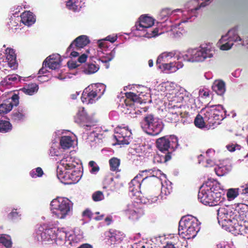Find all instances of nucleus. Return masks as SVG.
I'll use <instances>...</instances> for the list:
<instances>
[{
  "label": "nucleus",
  "instance_id": "48",
  "mask_svg": "<svg viewBox=\"0 0 248 248\" xmlns=\"http://www.w3.org/2000/svg\"><path fill=\"white\" fill-rule=\"evenodd\" d=\"M170 156L169 155H161L160 154H157L155 155L153 159L154 163H161L163 162H166L168 160H170Z\"/></svg>",
  "mask_w": 248,
  "mask_h": 248
},
{
  "label": "nucleus",
  "instance_id": "58",
  "mask_svg": "<svg viewBox=\"0 0 248 248\" xmlns=\"http://www.w3.org/2000/svg\"><path fill=\"white\" fill-rule=\"evenodd\" d=\"M227 149L230 152H233L236 150H240V146L238 144H231L226 146Z\"/></svg>",
  "mask_w": 248,
  "mask_h": 248
},
{
  "label": "nucleus",
  "instance_id": "51",
  "mask_svg": "<svg viewBox=\"0 0 248 248\" xmlns=\"http://www.w3.org/2000/svg\"><path fill=\"white\" fill-rule=\"evenodd\" d=\"M43 174L44 172L40 167L33 169L30 172V175L32 178L40 177Z\"/></svg>",
  "mask_w": 248,
  "mask_h": 248
},
{
  "label": "nucleus",
  "instance_id": "12",
  "mask_svg": "<svg viewBox=\"0 0 248 248\" xmlns=\"http://www.w3.org/2000/svg\"><path fill=\"white\" fill-rule=\"evenodd\" d=\"M140 126L146 133L153 136L158 135L164 127L162 120L151 114L144 117L140 122Z\"/></svg>",
  "mask_w": 248,
  "mask_h": 248
},
{
  "label": "nucleus",
  "instance_id": "56",
  "mask_svg": "<svg viewBox=\"0 0 248 248\" xmlns=\"http://www.w3.org/2000/svg\"><path fill=\"white\" fill-rule=\"evenodd\" d=\"M199 94L201 97L206 98L209 95V91L207 89H201Z\"/></svg>",
  "mask_w": 248,
  "mask_h": 248
},
{
  "label": "nucleus",
  "instance_id": "27",
  "mask_svg": "<svg viewBox=\"0 0 248 248\" xmlns=\"http://www.w3.org/2000/svg\"><path fill=\"white\" fill-rule=\"evenodd\" d=\"M0 61L2 62H7L10 67L15 68L16 66V55L15 50L11 48H7L5 49L3 54L0 53Z\"/></svg>",
  "mask_w": 248,
  "mask_h": 248
},
{
  "label": "nucleus",
  "instance_id": "36",
  "mask_svg": "<svg viewBox=\"0 0 248 248\" xmlns=\"http://www.w3.org/2000/svg\"><path fill=\"white\" fill-rule=\"evenodd\" d=\"M74 140L70 136H62L60 140L61 148L64 150L68 149L72 147L74 144Z\"/></svg>",
  "mask_w": 248,
  "mask_h": 248
},
{
  "label": "nucleus",
  "instance_id": "21",
  "mask_svg": "<svg viewBox=\"0 0 248 248\" xmlns=\"http://www.w3.org/2000/svg\"><path fill=\"white\" fill-rule=\"evenodd\" d=\"M58 178L64 184H76L81 179V172L75 168L71 170H66L57 175Z\"/></svg>",
  "mask_w": 248,
  "mask_h": 248
},
{
  "label": "nucleus",
  "instance_id": "50",
  "mask_svg": "<svg viewBox=\"0 0 248 248\" xmlns=\"http://www.w3.org/2000/svg\"><path fill=\"white\" fill-rule=\"evenodd\" d=\"M20 217L21 214L20 212L17 211V210L15 209H13L7 215L8 219L12 221L20 219Z\"/></svg>",
  "mask_w": 248,
  "mask_h": 248
},
{
  "label": "nucleus",
  "instance_id": "42",
  "mask_svg": "<svg viewBox=\"0 0 248 248\" xmlns=\"http://www.w3.org/2000/svg\"><path fill=\"white\" fill-rule=\"evenodd\" d=\"M83 238L82 234H69L67 239L68 247L69 246H75L76 244L81 241Z\"/></svg>",
  "mask_w": 248,
  "mask_h": 248
},
{
  "label": "nucleus",
  "instance_id": "1",
  "mask_svg": "<svg viewBox=\"0 0 248 248\" xmlns=\"http://www.w3.org/2000/svg\"><path fill=\"white\" fill-rule=\"evenodd\" d=\"M193 101L192 95L183 88H180L175 93H167L165 100V103L168 104L169 109L167 119L171 122H175L179 120V115L181 118L187 117L188 113H183L180 109L184 108L185 105H189Z\"/></svg>",
  "mask_w": 248,
  "mask_h": 248
},
{
  "label": "nucleus",
  "instance_id": "26",
  "mask_svg": "<svg viewBox=\"0 0 248 248\" xmlns=\"http://www.w3.org/2000/svg\"><path fill=\"white\" fill-rule=\"evenodd\" d=\"M19 104L18 95L14 94L11 98L4 101L0 105V114H4L10 112L14 106H17Z\"/></svg>",
  "mask_w": 248,
  "mask_h": 248
},
{
  "label": "nucleus",
  "instance_id": "38",
  "mask_svg": "<svg viewBox=\"0 0 248 248\" xmlns=\"http://www.w3.org/2000/svg\"><path fill=\"white\" fill-rule=\"evenodd\" d=\"M109 237L111 244H115L119 243L123 240L124 237V234L119 231H113L112 232H110Z\"/></svg>",
  "mask_w": 248,
  "mask_h": 248
},
{
  "label": "nucleus",
  "instance_id": "25",
  "mask_svg": "<svg viewBox=\"0 0 248 248\" xmlns=\"http://www.w3.org/2000/svg\"><path fill=\"white\" fill-rule=\"evenodd\" d=\"M212 197H211L210 206H216L222 203L225 200L224 192L216 183H214Z\"/></svg>",
  "mask_w": 248,
  "mask_h": 248
},
{
  "label": "nucleus",
  "instance_id": "49",
  "mask_svg": "<svg viewBox=\"0 0 248 248\" xmlns=\"http://www.w3.org/2000/svg\"><path fill=\"white\" fill-rule=\"evenodd\" d=\"M238 188H230L227 192V197L228 201L233 200L239 194Z\"/></svg>",
  "mask_w": 248,
  "mask_h": 248
},
{
  "label": "nucleus",
  "instance_id": "31",
  "mask_svg": "<svg viewBox=\"0 0 248 248\" xmlns=\"http://www.w3.org/2000/svg\"><path fill=\"white\" fill-rule=\"evenodd\" d=\"M232 167L227 164L226 162H223L217 165L214 169L216 174L219 176H222L231 171Z\"/></svg>",
  "mask_w": 248,
  "mask_h": 248
},
{
  "label": "nucleus",
  "instance_id": "13",
  "mask_svg": "<svg viewBox=\"0 0 248 248\" xmlns=\"http://www.w3.org/2000/svg\"><path fill=\"white\" fill-rule=\"evenodd\" d=\"M106 86L102 83L92 84L83 91L81 99L84 104L94 103L104 94Z\"/></svg>",
  "mask_w": 248,
  "mask_h": 248
},
{
  "label": "nucleus",
  "instance_id": "57",
  "mask_svg": "<svg viewBox=\"0 0 248 248\" xmlns=\"http://www.w3.org/2000/svg\"><path fill=\"white\" fill-rule=\"evenodd\" d=\"M171 52H174L175 55L173 58L174 59H176V60L179 61L180 60L182 59L184 61L183 56L185 55V52L184 53H182L181 52L177 51H172Z\"/></svg>",
  "mask_w": 248,
  "mask_h": 248
},
{
  "label": "nucleus",
  "instance_id": "8",
  "mask_svg": "<svg viewBox=\"0 0 248 248\" xmlns=\"http://www.w3.org/2000/svg\"><path fill=\"white\" fill-rule=\"evenodd\" d=\"M198 219L191 215L182 217L179 224V234L185 239L194 238L200 230Z\"/></svg>",
  "mask_w": 248,
  "mask_h": 248
},
{
  "label": "nucleus",
  "instance_id": "24",
  "mask_svg": "<svg viewBox=\"0 0 248 248\" xmlns=\"http://www.w3.org/2000/svg\"><path fill=\"white\" fill-rule=\"evenodd\" d=\"M132 133L126 127H118L115 129L114 138L116 140V144L119 145H127L132 139Z\"/></svg>",
  "mask_w": 248,
  "mask_h": 248
},
{
  "label": "nucleus",
  "instance_id": "46",
  "mask_svg": "<svg viewBox=\"0 0 248 248\" xmlns=\"http://www.w3.org/2000/svg\"><path fill=\"white\" fill-rule=\"evenodd\" d=\"M110 169L111 171H119V167L120 165V160L117 157H112L109 160Z\"/></svg>",
  "mask_w": 248,
  "mask_h": 248
},
{
  "label": "nucleus",
  "instance_id": "23",
  "mask_svg": "<svg viewBox=\"0 0 248 248\" xmlns=\"http://www.w3.org/2000/svg\"><path fill=\"white\" fill-rule=\"evenodd\" d=\"M59 165L57 169V175L66 170H71L75 168L74 159L70 153L62 154V156L57 161Z\"/></svg>",
  "mask_w": 248,
  "mask_h": 248
},
{
  "label": "nucleus",
  "instance_id": "20",
  "mask_svg": "<svg viewBox=\"0 0 248 248\" xmlns=\"http://www.w3.org/2000/svg\"><path fill=\"white\" fill-rule=\"evenodd\" d=\"M214 182L207 181L201 187L198 194V199L202 204L210 206L211 197Z\"/></svg>",
  "mask_w": 248,
  "mask_h": 248
},
{
  "label": "nucleus",
  "instance_id": "14",
  "mask_svg": "<svg viewBox=\"0 0 248 248\" xmlns=\"http://www.w3.org/2000/svg\"><path fill=\"white\" fill-rule=\"evenodd\" d=\"M237 232L236 235H245L248 233V209L245 204L239 203L237 204Z\"/></svg>",
  "mask_w": 248,
  "mask_h": 248
},
{
  "label": "nucleus",
  "instance_id": "7",
  "mask_svg": "<svg viewBox=\"0 0 248 248\" xmlns=\"http://www.w3.org/2000/svg\"><path fill=\"white\" fill-rule=\"evenodd\" d=\"M149 170H146L142 171L141 173H139L135 176L129 184V192L133 196H136L139 199L140 203L143 204H152L158 200L157 196H150V198H146L143 196V194H145V191H143V193L140 190L141 182H143L148 176L142 178L144 172H148L151 174L152 171H149Z\"/></svg>",
  "mask_w": 248,
  "mask_h": 248
},
{
  "label": "nucleus",
  "instance_id": "59",
  "mask_svg": "<svg viewBox=\"0 0 248 248\" xmlns=\"http://www.w3.org/2000/svg\"><path fill=\"white\" fill-rule=\"evenodd\" d=\"M76 50H77L75 48V47H74L73 46V47L72 48L70 51L67 50V52L68 53L71 51L70 54V56L72 57H76L79 55V53Z\"/></svg>",
  "mask_w": 248,
  "mask_h": 248
},
{
  "label": "nucleus",
  "instance_id": "17",
  "mask_svg": "<svg viewBox=\"0 0 248 248\" xmlns=\"http://www.w3.org/2000/svg\"><path fill=\"white\" fill-rule=\"evenodd\" d=\"M149 171H152L151 175L152 177H155L160 179L162 187L161 189L160 198L162 200L165 199L166 196L169 195L172 190L171 183L170 181L167 180L166 175L162 171L155 168L149 169Z\"/></svg>",
  "mask_w": 248,
  "mask_h": 248
},
{
  "label": "nucleus",
  "instance_id": "41",
  "mask_svg": "<svg viewBox=\"0 0 248 248\" xmlns=\"http://www.w3.org/2000/svg\"><path fill=\"white\" fill-rule=\"evenodd\" d=\"M194 124L195 125L200 128H210L208 127L207 123L204 121V114H202L201 113L198 114L195 119Z\"/></svg>",
  "mask_w": 248,
  "mask_h": 248
},
{
  "label": "nucleus",
  "instance_id": "40",
  "mask_svg": "<svg viewBox=\"0 0 248 248\" xmlns=\"http://www.w3.org/2000/svg\"><path fill=\"white\" fill-rule=\"evenodd\" d=\"M12 246L10 236L5 234H0V248H11Z\"/></svg>",
  "mask_w": 248,
  "mask_h": 248
},
{
  "label": "nucleus",
  "instance_id": "62",
  "mask_svg": "<svg viewBox=\"0 0 248 248\" xmlns=\"http://www.w3.org/2000/svg\"><path fill=\"white\" fill-rule=\"evenodd\" d=\"M87 58V55L85 54L81 55L78 59V62L80 63H83L86 62Z\"/></svg>",
  "mask_w": 248,
  "mask_h": 248
},
{
  "label": "nucleus",
  "instance_id": "63",
  "mask_svg": "<svg viewBox=\"0 0 248 248\" xmlns=\"http://www.w3.org/2000/svg\"><path fill=\"white\" fill-rule=\"evenodd\" d=\"M47 67H46L45 65H44V63H43V67L39 71L38 74L40 75H43L46 74L47 72Z\"/></svg>",
  "mask_w": 248,
  "mask_h": 248
},
{
  "label": "nucleus",
  "instance_id": "52",
  "mask_svg": "<svg viewBox=\"0 0 248 248\" xmlns=\"http://www.w3.org/2000/svg\"><path fill=\"white\" fill-rule=\"evenodd\" d=\"M93 200L94 202H99L104 199L103 193L100 191H97L92 195Z\"/></svg>",
  "mask_w": 248,
  "mask_h": 248
},
{
  "label": "nucleus",
  "instance_id": "9",
  "mask_svg": "<svg viewBox=\"0 0 248 248\" xmlns=\"http://www.w3.org/2000/svg\"><path fill=\"white\" fill-rule=\"evenodd\" d=\"M72 202L68 198L57 197L50 202V208L52 216L58 219H64L73 211Z\"/></svg>",
  "mask_w": 248,
  "mask_h": 248
},
{
  "label": "nucleus",
  "instance_id": "5",
  "mask_svg": "<svg viewBox=\"0 0 248 248\" xmlns=\"http://www.w3.org/2000/svg\"><path fill=\"white\" fill-rule=\"evenodd\" d=\"M214 53L215 49L211 44H203L187 49L183 56L184 61L190 62H202L207 58H212Z\"/></svg>",
  "mask_w": 248,
  "mask_h": 248
},
{
  "label": "nucleus",
  "instance_id": "60",
  "mask_svg": "<svg viewBox=\"0 0 248 248\" xmlns=\"http://www.w3.org/2000/svg\"><path fill=\"white\" fill-rule=\"evenodd\" d=\"M82 215L84 217H87L88 218H91L92 217V213L91 212V211L88 209H86V210H85L83 212Z\"/></svg>",
  "mask_w": 248,
  "mask_h": 248
},
{
  "label": "nucleus",
  "instance_id": "55",
  "mask_svg": "<svg viewBox=\"0 0 248 248\" xmlns=\"http://www.w3.org/2000/svg\"><path fill=\"white\" fill-rule=\"evenodd\" d=\"M147 244L143 241H140L138 242L134 243L132 246V248H148Z\"/></svg>",
  "mask_w": 248,
  "mask_h": 248
},
{
  "label": "nucleus",
  "instance_id": "61",
  "mask_svg": "<svg viewBox=\"0 0 248 248\" xmlns=\"http://www.w3.org/2000/svg\"><path fill=\"white\" fill-rule=\"evenodd\" d=\"M18 78H19L18 75H12L8 76L7 77V79H8L9 81H16L17 80Z\"/></svg>",
  "mask_w": 248,
  "mask_h": 248
},
{
  "label": "nucleus",
  "instance_id": "3",
  "mask_svg": "<svg viewBox=\"0 0 248 248\" xmlns=\"http://www.w3.org/2000/svg\"><path fill=\"white\" fill-rule=\"evenodd\" d=\"M69 233L63 228H46L45 226H38L33 233L35 240L38 242L51 243L57 245L65 244L68 247L67 239Z\"/></svg>",
  "mask_w": 248,
  "mask_h": 248
},
{
  "label": "nucleus",
  "instance_id": "32",
  "mask_svg": "<svg viewBox=\"0 0 248 248\" xmlns=\"http://www.w3.org/2000/svg\"><path fill=\"white\" fill-rule=\"evenodd\" d=\"M35 18L33 14L30 12H24L20 16V21L25 25L30 26L35 22Z\"/></svg>",
  "mask_w": 248,
  "mask_h": 248
},
{
  "label": "nucleus",
  "instance_id": "44",
  "mask_svg": "<svg viewBox=\"0 0 248 248\" xmlns=\"http://www.w3.org/2000/svg\"><path fill=\"white\" fill-rule=\"evenodd\" d=\"M38 89V86L36 83H31L24 87L22 90L26 94L31 95L36 93Z\"/></svg>",
  "mask_w": 248,
  "mask_h": 248
},
{
  "label": "nucleus",
  "instance_id": "39",
  "mask_svg": "<svg viewBox=\"0 0 248 248\" xmlns=\"http://www.w3.org/2000/svg\"><path fill=\"white\" fill-rule=\"evenodd\" d=\"M61 150L57 143L53 142L52 143L49 149V155L55 157V161H57L62 156Z\"/></svg>",
  "mask_w": 248,
  "mask_h": 248
},
{
  "label": "nucleus",
  "instance_id": "43",
  "mask_svg": "<svg viewBox=\"0 0 248 248\" xmlns=\"http://www.w3.org/2000/svg\"><path fill=\"white\" fill-rule=\"evenodd\" d=\"M99 69V67L93 63H88L84 65L82 71L87 75L95 73Z\"/></svg>",
  "mask_w": 248,
  "mask_h": 248
},
{
  "label": "nucleus",
  "instance_id": "10",
  "mask_svg": "<svg viewBox=\"0 0 248 248\" xmlns=\"http://www.w3.org/2000/svg\"><path fill=\"white\" fill-rule=\"evenodd\" d=\"M226 111L221 105L207 106L201 110V114H204V121L207 123L208 127L214 128L220 124L225 115Z\"/></svg>",
  "mask_w": 248,
  "mask_h": 248
},
{
  "label": "nucleus",
  "instance_id": "4",
  "mask_svg": "<svg viewBox=\"0 0 248 248\" xmlns=\"http://www.w3.org/2000/svg\"><path fill=\"white\" fill-rule=\"evenodd\" d=\"M217 220L219 225L225 230L236 235L237 204L233 206H225L219 207L217 210Z\"/></svg>",
  "mask_w": 248,
  "mask_h": 248
},
{
  "label": "nucleus",
  "instance_id": "28",
  "mask_svg": "<svg viewBox=\"0 0 248 248\" xmlns=\"http://www.w3.org/2000/svg\"><path fill=\"white\" fill-rule=\"evenodd\" d=\"M62 60L58 54L50 55L44 62V65L52 70H56L60 67Z\"/></svg>",
  "mask_w": 248,
  "mask_h": 248
},
{
  "label": "nucleus",
  "instance_id": "53",
  "mask_svg": "<svg viewBox=\"0 0 248 248\" xmlns=\"http://www.w3.org/2000/svg\"><path fill=\"white\" fill-rule=\"evenodd\" d=\"M89 165L91 168V169L90 170V172L91 173L96 174L98 172L99 167L94 161H90Z\"/></svg>",
  "mask_w": 248,
  "mask_h": 248
},
{
  "label": "nucleus",
  "instance_id": "15",
  "mask_svg": "<svg viewBox=\"0 0 248 248\" xmlns=\"http://www.w3.org/2000/svg\"><path fill=\"white\" fill-rule=\"evenodd\" d=\"M117 39V36L116 35H108L106 38L100 39L98 41V53L99 54L100 53L105 54V56L101 57L99 60L103 63H107L108 62L111 61L114 57L115 54V48H114L109 53H105L107 52V49L108 47V44L106 42L107 41H109L111 43H114L116 41Z\"/></svg>",
  "mask_w": 248,
  "mask_h": 248
},
{
  "label": "nucleus",
  "instance_id": "47",
  "mask_svg": "<svg viewBox=\"0 0 248 248\" xmlns=\"http://www.w3.org/2000/svg\"><path fill=\"white\" fill-rule=\"evenodd\" d=\"M127 99L125 100V104L126 106L128 105H131L132 103H129V99L132 101L133 102H139L140 97L136 94L135 93L131 92L127 93H125Z\"/></svg>",
  "mask_w": 248,
  "mask_h": 248
},
{
  "label": "nucleus",
  "instance_id": "19",
  "mask_svg": "<svg viewBox=\"0 0 248 248\" xmlns=\"http://www.w3.org/2000/svg\"><path fill=\"white\" fill-rule=\"evenodd\" d=\"M75 122L82 125L87 130H91L95 126L97 121L88 116L83 108H80L75 118Z\"/></svg>",
  "mask_w": 248,
  "mask_h": 248
},
{
  "label": "nucleus",
  "instance_id": "6",
  "mask_svg": "<svg viewBox=\"0 0 248 248\" xmlns=\"http://www.w3.org/2000/svg\"><path fill=\"white\" fill-rule=\"evenodd\" d=\"M154 24V19L151 16L142 15L139 18L135 26L132 28V33L135 36L144 37L148 38L155 37L161 34L158 33V29L154 30L151 27Z\"/></svg>",
  "mask_w": 248,
  "mask_h": 248
},
{
  "label": "nucleus",
  "instance_id": "22",
  "mask_svg": "<svg viewBox=\"0 0 248 248\" xmlns=\"http://www.w3.org/2000/svg\"><path fill=\"white\" fill-rule=\"evenodd\" d=\"M138 202L139 201L129 203L124 209L123 212L129 219L137 220L143 214V211Z\"/></svg>",
  "mask_w": 248,
  "mask_h": 248
},
{
  "label": "nucleus",
  "instance_id": "64",
  "mask_svg": "<svg viewBox=\"0 0 248 248\" xmlns=\"http://www.w3.org/2000/svg\"><path fill=\"white\" fill-rule=\"evenodd\" d=\"M242 194H246L248 195V183L245 185V186H243L241 187Z\"/></svg>",
  "mask_w": 248,
  "mask_h": 248
},
{
  "label": "nucleus",
  "instance_id": "2",
  "mask_svg": "<svg viewBox=\"0 0 248 248\" xmlns=\"http://www.w3.org/2000/svg\"><path fill=\"white\" fill-rule=\"evenodd\" d=\"M210 0H193L191 2L194 5V7L183 10L180 9L171 10L169 8H164L160 11L157 18L162 21H166L169 18L170 22L176 21L179 18H182V22H188L192 16H196L197 10L201 7H204L208 5Z\"/></svg>",
  "mask_w": 248,
  "mask_h": 248
},
{
  "label": "nucleus",
  "instance_id": "16",
  "mask_svg": "<svg viewBox=\"0 0 248 248\" xmlns=\"http://www.w3.org/2000/svg\"><path fill=\"white\" fill-rule=\"evenodd\" d=\"M178 138L174 135L165 136L156 140L157 148L162 153H170L176 149L178 146Z\"/></svg>",
  "mask_w": 248,
  "mask_h": 248
},
{
  "label": "nucleus",
  "instance_id": "45",
  "mask_svg": "<svg viewBox=\"0 0 248 248\" xmlns=\"http://www.w3.org/2000/svg\"><path fill=\"white\" fill-rule=\"evenodd\" d=\"M12 129V125L9 121L0 120V132L7 133Z\"/></svg>",
  "mask_w": 248,
  "mask_h": 248
},
{
  "label": "nucleus",
  "instance_id": "30",
  "mask_svg": "<svg viewBox=\"0 0 248 248\" xmlns=\"http://www.w3.org/2000/svg\"><path fill=\"white\" fill-rule=\"evenodd\" d=\"M181 18H179L177 22L171 25V31L172 37L176 39L181 37L185 32L186 31L183 27H180L182 23H186V22H182Z\"/></svg>",
  "mask_w": 248,
  "mask_h": 248
},
{
  "label": "nucleus",
  "instance_id": "34",
  "mask_svg": "<svg viewBox=\"0 0 248 248\" xmlns=\"http://www.w3.org/2000/svg\"><path fill=\"white\" fill-rule=\"evenodd\" d=\"M84 0H69L66 2V7L73 11H78L84 6Z\"/></svg>",
  "mask_w": 248,
  "mask_h": 248
},
{
  "label": "nucleus",
  "instance_id": "35",
  "mask_svg": "<svg viewBox=\"0 0 248 248\" xmlns=\"http://www.w3.org/2000/svg\"><path fill=\"white\" fill-rule=\"evenodd\" d=\"M206 167L213 166L216 163L215 151L212 149H208L206 152Z\"/></svg>",
  "mask_w": 248,
  "mask_h": 248
},
{
  "label": "nucleus",
  "instance_id": "18",
  "mask_svg": "<svg viewBox=\"0 0 248 248\" xmlns=\"http://www.w3.org/2000/svg\"><path fill=\"white\" fill-rule=\"evenodd\" d=\"M241 41L242 39L238 35L236 29H232L226 34L222 36L218 45L221 50H228L231 48L234 42Z\"/></svg>",
  "mask_w": 248,
  "mask_h": 248
},
{
  "label": "nucleus",
  "instance_id": "11",
  "mask_svg": "<svg viewBox=\"0 0 248 248\" xmlns=\"http://www.w3.org/2000/svg\"><path fill=\"white\" fill-rule=\"evenodd\" d=\"M174 52H164L160 54L156 60V65L160 69L168 73H173L184 66L181 62H172Z\"/></svg>",
  "mask_w": 248,
  "mask_h": 248
},
{
  "label": "nucleus",
  "instance_id": "33",
  "mask_svg": "<svg viewBox=\"0 0 248 248\" xmlns=\"http://www.w3.org/2000/svg\"><path fill=\"white\" fill-rule=\"evenodd\" d=\"M212 90L217 94L222 95L225 92V84L221 80H216L213 83Z\"/></svg>",
  "mask_w": 248,
  "mask_h": 248
},
{
  "label": "nucleus",
  "instance_id": "37",
  "mask_svg": "<svg viewBox=\"0 0 248 248\" xmlns=\"http://www.w3.org/2000/svg\"><path fill=\"white\" fill-rule=\"evenodd\" d=\"M26 109L22 107H19L18 109L14 111L12 115V119L17 122L23 121L26 117Z\"/></svg>",
  "mask_w": 248,
  "mask_h": 248
},
{
  "label": "nucleus",
  "instance_id": "54",
  "mask_svg": "<svg viewBox=\"0 0 248 248\" xmlns=\"http://www.w3.org/2000/svg\"><path fill=\"white\" fill-rule=\"evenodd\" d=\"M217 248H234V247L231 242H222L217 245Z\"/></svg>",
  "mask_w": 248,
  "mask_h": 248
},
{
  "label": "nucleus",
  "instance_id": "29",
  "mask_svg": "<svg viewBox=\"0 0 248 248\" xmlns=\"http://www.w3.org/2000/svg\"><path fill=\"white\" fill-rule=\"evenodd\" d=\"M90 42L88 38L86 35H81L77 37L74 41L67 48V51H70L73 46H75L76 50H78L86 46Z\"/></svg>",
  "mask_w": 248,
  "mask_h": 248
}]
</instances>
